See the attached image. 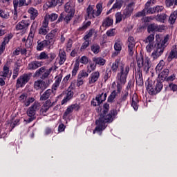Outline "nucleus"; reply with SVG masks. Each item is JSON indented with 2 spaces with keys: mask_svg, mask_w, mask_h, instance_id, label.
<instances>
[{
  "mask_svg": "<svg viewBox=\"0 0 177 177\" xmlns=\"http://www.w3.org/2000/svg\"><path fill=\"white\" fill-rule=\"evenodd\" d=\"M116 114V111L115 109H112L110 111L109 114L101 113L98 120L95 121V124L97 127L93 131V133L97 132H102V131L106 129L107 127L106 124H110V122H113L114 120V116Z\"/></svg>",
  "mask_w": 177,
  "mask_h": 177,
  "instance_id": "f257e3e1",
  "label": "nucleus"
},
{
  "mask_svg": "<svg viewBox=\"0 0 177 177\" xmlns=\"http://www.w3.org/2000/svg\"><path fill=\"white\" fill-rule=\"evenodd\" d=\"M50 82H52L50 79L46 80L39 79L34 82V89H35V91L44 92V91H45L49 86V85H50Z\"/></svg>",
  "mask_w": 177,
  "mask_h": 177,
  "instance_id": "f03ea898",
  "label": "nucleus"
},
{
  "mask_svg": "<svg viewBox=\"0 0 177 177\" xmlns=\"http://www.w3.org/2000/svg\"><path fill=\"white\" fill-rule=\"evenodd\" d=\"M120 68V73H118L117 80L118 81H120V84H125L127 82L128 74H129V66L121 65Z\"/></svg>",
  "mask_w": 177,
  "mask_h": 177,
  "instance_id": "7ed1b4c3",
  "label": "nucleus"
},
{
  "mask_svg": "<svg viewBox=\"0 0 177 177\" xmlns=\"http://www.w3.org/2000/svg\"><path fill=\"white\" fill-rule=\"evenodd\" d=\"M162 89V83L160 82H157L156 84V88L153 82H149L147 86V91L149 95H157L159 92H161Z\"/></svg>",
  "mask_w": 177,
  "mask_h": 177,
  "instance_id": "20e7f679",
  "label": "nucleus"
},
{
  "mask_svg": "<svg viewBox=\"0 0 177 177\" xmlns=\"http://www.w3.org/2000/svg\"><path fill=\"white\" fill-rule=\"evenodd\" d=\"M52 68H50L49 69H46V67L43 66L39 68L35 71L34 73V77H39L41 80H46L50 75V73H52Z\"/></svg>",
  "mask_w": 177,
  "mask_h": 177,
  "instance_id": "39448f33",
  "label": "nucleus"
},
{
  "mask_svg": "<svg viewBox=\"0 0 177 177\" xmlns=\"http://www.w3.org/2000/svg\"><path fill=\"white\" fill-rule=\"evenodd\" d=\"M37 30V24L35 22H33L31 28L29 35L26 41L25 46L26 48H31L32 46V42L34 41V35H35V30Z\"/></svg>",
  "mask_w": 177,
  "mask_h": 177,
  "instance_id": "423d86ee",
  "label": "nucleus"
},
{
  "mask_svg": "<svg viewBox=\"0 0 177 177\" xmlns=\"http://www.w3.org/2000/svg\"><path fill=\"white\" fill-rule=\"evenodd\" d=\"M31 78V73H24L21 75L17 80V88H23Z\"/></svg>",
  "mask_w": 177,
  "mask_h": 177,
  "instance_id": "0eeeda50",
  "label": "nucleus"
},
{
  "mask_svg": "<svg viewBox=\"0 0 177 177\" xmlns=\"http://www.w3.org/2000/svg\"><path fill=\"white\" fill-rule=\"evenodd\" d=\"M135 39L133 37H129L128 38V41H127V47H128V52L129 56H133V53H135Z\"/></svg>",
  "mask_w": 177,
  "mask_h": 177,
  "instance_id": "6e6552de",
  "label": "nucleus"
},
{
  "mask_svg": "<svg viewBox=\"0 0 177 177\" xmlns=\"http://www.w3.org/2000/svg\"><path fill=\"white\" fill-rule=\"evenodd\" d=\"M48 26H49V20L47 17H45L42 26L39 30V34H41V35H46L48 32H49V27Z\"/></svg>",
  "mask_w": 177,
  "mask_h": 177,
  "instance_id": "1a4fd4ad",
  "label": "nucleus"
},
{
  "mask_svg": "<svg viewBox=\"0 0 177 177\" xmlns=\"http://www.w3.org/2000/svg\"><path fill=\"white\" fill-rule=\"evenodd\" d=\"M164 47H162L161 44H156V48L154 50V51L151 54V57L153 59V60H156L164 53Z\"/></svg>",
  "mask_w": 177,
  "mask_h": 177,
  "instance_id": "9d476101",
  "label": "nucleus"
},
{
  "mask_svg": "<svg viewBox=\"0 0 177 177\" xmlns=\"http://www.w3.org/2000/svg\"><path fill=\"white\" fill-rule=\"evenodd\" d=\"M74 110H75L76 111H78L80 110V105H78V104H72L66 109L63 115L64 120H66L67 117H68V115H70L71 113L74 111Z\"/></svg>",
  "mask_w": 177,
  "mask_h": 177,
  "instance_id": "9b49d317",
  "label": "nucleus"
},
{
  "mask_svg": "<svg viewBox=\"0 0 177 177\" xmlns=\"http://www.w3.org/2000/svg\"><path fill=\"white\" fill-rule=\"evenodd\" d=\"M57 37V30L54 29L48 33L46 36V40H47L51 45H53L56 42V37Z\"/></svg>",
  "mask_w": 177,
  "mask_h": 177,
  "instance_id": "f8f14e48",
  "label": "nucleus"
},
{
  "mask_svg": "<svg viewBox=\"0 0 177 177\" xmlns=\"http://www.w3.org/2000/svg\"><path fill=\"white\" fill-rule=\"evenodd\" d=\"M29 26L30 21L22 20L16 25L15 29L17 30V31H21V30H27Z\"/></svg>",
  "mask_w": 177,
  "mask_h": 177,
  "instance_id": "ddd939ff",
  "label": "nucleus"
},
{
  "mask_svg": "<svg viewBox=\"0 0 177 177\" xmlns=\"http://www.w3.org/2000/svg\"><path fill=\"white\" fill-rule=\"evenodd\" d=\"M95 6H88L86 9V19H93L95 17H97L96 16V11L94 10Z\"/></svg>",
  "mask_w": 177,
  "mask_h": 177,
  "instance_id": "4468645a",
  "label": "nucleus"
},
{
  "mask_svg": "<svg viewBox=\"0 0 177 177\" xmlns=\"http://www.w3.org/2000/svg\"><path fill=\"white\" fill-rule=\"evenodd\" d=\"M44 66V62L39 61H32L30 62L28 65V70H37L39 67Z\"/></svg>",
  "mask_w": 177,
  "mask_h": 177,
  "instance_id": "2eb2a0df",
  "label": "nucleus"
},
{
  "mask_svg": "<svg viewBox=\"0 0 177 177\" xmlns=\"http://www.w3.org/2000/svg\"><path fill=\"white\" fill-rule=\"evenodd\" d=\"M52 92H53L51 89L46 90L44 93L40 91V102H45V100H48L49 97H50V95H52Z\"/></svg>",
  "mask_w": 177,
  "mask_h": 177,
  "instance_id": "dca6fc26",
  "label": "nucleus"
},
{
  "mask_svg": "<svg viewBox=\"0 0 177 177\" xmlns=\"http://www.w3.org/2000/svg\"><path fill=\"white\" fill-rule=\"evenodd\" d=\"M99 77H100V73H99V71H95L92 73L88 79L89 85H92V84H95V82H96V81L99 80Z\"/></svg>",
  "mask_w": 177,
  "mask_h": 177,
  "instance_id": "f3484780",
  "label": "nucleus"
},
{
  "mask_svg": "<svg viewBox=\"0 0 177 177\" xmlns=\"http://www.w3.org/2000/svg\"><path fill=\"white\" fill-rule=\"evenodd\" d=\"M56 104V102H52L50 100H47L43 104V109H41L42 113H46L50 107H53Z\"/></svg>",
  "mask_w": 177,
  "mask_h": 177,
  "instance_id": "a211bd4d",
  "label": "nucleus"
},
{
  "mask_svg": "<svg viewBox=\"0 0 177 177\" xmlns=\"http://www.w3.org/2000/svg\"><path fill=\"white\" fill-rule=\"evenodd\" d=\"M115 52L113 54V56H117L122 49V41L120 39L115 41L114 45Z\"/></svg>",
  "mask_w": 177,
  "mask_h": 177,
  "instance_id": "6ab92c4d",
  "label": "nucleus"
},
{
  "mask_svg": "<svg viewBox=\"0 0 177 177\" xmlns=\"http://www.w3.org/2000/svg\"><path fill=\"white\" fill-rule=\"evenodd\" d=\"M64 10L66 13H75V11L74 10V4L73 3V1H68L65 4Z\"/></svg>",
  "mask_w": 177,
  "mask_h": 177,
  "instance_id": "aec40b11",
  "label": "nucleus"
},
{
  "mask_svg": "<svg viewBox=\"0 0 177 177\" xmlns=\"http://www.w3.org/2000/svg\"><path fill=\"white\" fill-rule=\"evenodd\" d=\"M49 45H52V44H50V41H47L46 39L43 40L41 41L40 40H39L37 41V50H42V49H44V48H48V46H49Z\"/></svg>",
  "mask_w": 177,
  "mask_h": 177,
  "instance_id": "412c9836",
  "label": "nucleus"
},
{
  "mask_svg": "<svg viewBox=\"0 0 177 177\" xmlns=\"http://www.w3.org/2000/svg\"><path fill=\"white\" fill-rule=\"evenodd\" d=\"M173 59H177V47L176 45L173 46L167 57V62H172Z\"/></svg>",
  "mask_w": 177,
  "mask_h": 177,
  "instance_id": "4be33fe9",
  "label": "nucleus"
},
{
  "mask_svg": "<svg viewBox=\"0 0 177 177\" xmlns=\"http://www.w3.org/2000/svg\"><path fill=\"white\" fill-rule=\"evenodd\" d=\"M147 30L148 32H153V31H158V32H161L162 26L152 24L148 26Z\"/></svg>",
  "mask_w": 177,
  "mask_h": 177,
  "instance_id": "5701e85b",
  "label": "nucleus"
},
{
  "mask_svg": "<svg viewBox=\"0 0 177 177\" xmlns=\"http://www.w3.org/2000/svg\"><path fill=\"white\" fill-rule=\"evenodd\" d=\"M142 67H143L144 71L147 74V73H149V71L151 67V61H150L149 57H145Z\"/></svg>",
  "mask_w": 177,
  "mask_h": 177,
  "instance_id": "b1692460",
  "label": "nucleus"
},
{
  "mask_svg": "<svg viewBox=\"0 0 177 177\" xmlns=\"http://www.w3.org/2000/svg\"><path fill=\"white\" fill-rule=\"evenodd\" d=\"M59 64L62 66V64H64V62L67 59V55H66V52L64 50L60 49L59 53Z\"/></svg>",
  "mask_w": 177,
  "mask_h": 177,
  "instance_id": "393cba45",
  "label": "nucleus"
},
{
  "mask_svg": "<svg viewBox=\"0 0 177 177\" xmlns=\"http://www.w3.org/2000/svg\"><path fill=\"white\" fill-rule=\"evenodd\" d=\"M132 12H133V3H130L126 9L123 12V15L125 17H129L131 15H132Z\"/></svg>",
  "mask_w": 177,
  "mask_h": 177,
  "instance_id": "a878e982",
  "label": "nucleus"
},
{
  "mask_svg": "<svg viewBox=\"0 0 177 177\" xmlns=\"http://www.w3.org/2000/svg\"><path fill=\"white\" fill-rule=\"evenodd\" d=\"M93 62L95 63V66H104V64H106V59L101 57H93Z\"/></svg>",
  "mask_w": 177,
  "mask_h": 177,
  "instance_id": "bb28decb",
  "label": "nucleus"
},
{
  "mask_svg": "<svg viewBox=\"0 0 177 177\" xmlns=\"http://www.w3.org/2000/svg\"><path fill=\"white\" fill-rule=\"evenodd\" d=\"M113 19L110 17H106L105 19L103 20L101 27H103L104 28H107V27L113 26Z\"/></svg>",
  "mask_w": 177,
  "mask_h": 177,
  "instance_id": "cd10ccee",
  "label": "nucleus"
},
{
  "mask_svg": "<svg viewBox=\"0 0 177 177\" xmlns=\"http://www.w3.org/2000/svg\"><path fill=\"white\" fill-rule=\"evenodd\" d=\"M136 81L138 85H143V76L142 71H138L136 73Z\"/></svg>",
  "mask_w": 177,
  "mask_h": 177,
  "instance_id": "c85d7f7f",
  "label": "nucleus"
},
{
  "mask_svg": "<svg viewBox=\"0 0 177 177\" xmlns=\"http://www.w3.org/2000/svg\"><path fill=\"white\" fill-rule=\"evenodd\" d=\"M28 12L30 15V19L35 20V18L37 17V16H38V10L31 7L29 8Z\"/></svg>",
  "mask_w": 177,
  "mask_h": 177,
  "instance_id": "c756f323",
  "label": "nucleus"
},
{
  "mask_svg": "<svg viewBox=\"0 0 177 177\" xmlns=\"http://www.w3.org/2000/svg\"><path fill=\"white\" fill-rule=\"evenodd\" d=\"M106 97H107V93H101L100 95L96 97L95 100L97 102V106L103 103L104 100H106Z\"/></svg>",
  "mask_w": 177,
  "mask_h": 177,
  "instance_id": "7c9ffc66",
  "label": "nucleus"
},
{
  "mask_svg": "<svg viewBox=\"0 0 177 177\" xmlns=\"http://www.w3.org/2000/svg\"><path fill=\"white\" fill-rule=\"evenodd\" d=\"M9 67L8 65H5L3 68V71L0 72V77H3L4 78H7L9 77Z\"/></svg>",
  "mask_w": 177,
  "mask_h": 177,
  "instance_id": "2f4dec72",
  "label": "nucleus"
},
{
  "mask_svg": "<svg viewBox=\"0 0 177 177\" xmlns=\"http://www.w3.org/2000/svg\"><path fill=\"white\" fill-rule=\"evenodd\" d=\"M176 18H177V10L174 11L169 18V22L170 24H175V21H176Z\"/></svg>",
  "mask_w": 177,
  "mask_h": 177,
  "instance_id": "473e14b6",
  "label": "nucleus"
},
{
  "mask_svg": "<svg viewBox=\"0 0 177 177\" xmlns=\"http://www.w3.org/2000/svg\"><path fill=\"white\" fill-rule=\"evenodd\" d=\"M15 68L13 70V75L12 78L13 80H16L17 78V76L19 75V71H20V65L19 64L16 63L15 64Z\"/></svg>",
  "mask_w": 177,
  "mask_h": 177,
  "instance_id": "72a5a7b5",
  "label": "nucleus"
},
{
  "mask_svg": "<svg viewBox=\"0 0 177 177\" xmlns=\"http://www.w3.org/2000/svg\"><path fill=\"white\" fill-rule=\"evenodd\" d=\"M91 50L95 55H97L100 52V46L97 44H93L91 46Z\"/></svg>",
  "mask_w": 177,
  "mask_h": 177,
  "instance_id": "f704fd0d",
  "label": "nucleus"
},
{
  "mask_svg": "<svg viewBox=\"0 0 177 177\" xmlns=\"http://www.w3.org/2000/svg\"><path fill=\"white\" fill-rule=\"evenodd\" d=\"M118 67H120V59H118L112 64L111 70L113 73H117Z\"/></svg>",
  "mask_w": 177,
  "mask_h": 177,
  "instance_id": "c9c22d12",
  "label": "nucleus"
},
{
  "mask_svg": "<svg viewBox=\"0 0 177 177\" xmlns=\"http://www.w3.org/2000/svg\"><path fill=\"white\" fill-rule=\"evenodd\" d=\"M169 74V69H165L159 74V77L162 78V81H164L167 80V78H168Z\"/></svg>",
  "mask_w": 177,
  "mask_h": 177,
  "instance_id": "e433bc0d",
  "label": "nucleus"
},
{
  "mask_svg": "<svg viewBox=\"0 0 177 177\" xmlns=\"http://www.w3.org/2000/svg\"><path fill=\"white\" fill-rule=\"evenodd\" d=\"M169 39V35H167L165 37L164 39L162 41L157 43V45H161V47L165 49V48L167 47V45H168L167 42H168Z\"/></svg>",
  "mask_w": 177,
  "mask_h": 177,
  "instance_id": "4c0bfd02",
  "label": "nucleus"
},
{
  "mask_svg": "<svg viewBox=\"0 0 177 177\" xmlns=\"http://www.w3.org/2000/svg\"><path fill=\"white\" fill-rule=\"evenodd\" d=\"M123 3H124V1L121 0H116L115 3L113 4L111 10H113V9H121V8H122Z\"/></svg>",
  "mask_w": 177,
  "mask_h": 177,
  "instance_id": "58836bf2",
  "label": "nucleus"
},
{
  "mask_svg": "<svg viewBox=\"0 0 177 177\" xmlns=\"http://www.w3.org/2000/svg\"><path fill=\"white\" fill-rule=\"evenodd\" d=\"M118 95V93H117V91H113L111 93V95L109 96V97H108V102H109V103H113V102H114V99H115V97H117Z\"/></svg>",
  "mask_w": 177,
  "mask_h": 177,
  "instance_id": "ea45409f",
  "label": "nucleus"
},
{
  "mask_svg": "<svg viewBox=\"0 0 177 177\" xmlns=\"http://www.w3.org/2000/svg\"><path fill=\"white\" fill-rule=\"evenodd\" d=\"M62 75L55 77V82L54 84L53 85L55 91H56V88H57V86H59V85H60V82H62Z\"/></svg>",
  "mask_w": 177,
  "mask_h": 177,
  "instance_id": "a19ab883",
  "label": "nucleus"
},
{
  "mask_svg": "<svg viewBox=\"0 0 177 177\" xmlns=\"http://www.w3.org/2000/svg\"><path fill=\"white\" fill-rule=\"evenodd\" d=\"M74 93L73 91H68L67 93L66 97L62 101V104H64V103H67L70 99L73 96Z\"/></svg>",
  "mask_w": 177,
  "mask_h": 177,
  "instance_id": "79ce46f5",
  "label": "nucleus"
},
{
  "mask_svg": "<svg viewBox=\"0 0 177 177\" xmlns=\"http://www.w3.org/2000/svg\"><path fill=\"white\" fill-rule=\"evenodd\" d=\"M8 42H9V38H6L2 42L1 45L0 46V55H2V53H3V50H5V48Z\"/></svg>",
  "mask_w": 177,
  "mask_h": 177,
  "instance_id": "37998d69",
  "label": "nucleus"
},
{
  "mask_svg": "<svg viewBox=\"0 0 177 177\" xmlns=\"http://www.w3.org/2000/svg\"><path fill=\"white\" fill-rule=\"evenodd\" d=\"M94 70H96V64L93 62H89V64L87 66V73L90 74Z\"/></svg>",
  "mask_w": 177,
  "mask_h": 177,
  "instance_id": "c03bdc74",
  "label": "nucleus"
},
{
  "mask_svg": "<svg viewBox=\"0 0 177 177\" xmlns=\"http://www.w3.org/2000/svg\"><path fill=\"white\" fill-rule=\"evenodd\" d=\"M88 75L89 74L88 73V71L86 72V71L82 70L78 74L77 78L84 80V78H86V77H88Z\"/></svg>",
  "mask_w": 177,
  "mask_h": 177,
  "instance_id": "a18cd8bd",
  "label": "nucleus"
},
{
  "mask_svg": "<svg viewBox=\"0 0 177 177\" xmlns=\"http://www.w3.org/2000/svg\"><path fill=\"white\" fill-rule=\"evenodd\" d=\"M30 108L32 109L37 113V111H39V109H41V103L35 102L32 104Z\"/></svg>",
  "mask_w": 177,
  "mask_h": 177,
  "instance_id": "49530a36",
  "label": "nucleus"
},
{
  "mask_svg": "<svg viewBox=\"0 0 177 177\" xmlns=\"http://www.w3.org/2000/svg\"><path fill=\"white\" fill-rule=\"evenodd\" d=\"M155 48H157V45L154 44V43H149L146 46V50L149 53H150Z\"/></svg>",
  "mask_w": 177,
  "mask_h": 177,
  "instance_id": "de8ad7c7",
  "label": "nucleus"
},
{
  "mask_svg": "<svg viewBox=\"0 0 177 177\" xmlns=\"http://www.w3.org/2000/svg\"><path fill=\"white\" fill-rule=\"evenodd\" d=\"M80 69V62H75L74 64L73 69L72 71V75L74 77L75 75H77V72Z\"/></svg>",
  "mask_w": 177,
  "mask_h": 177,
  "instance_id": "09e8293b",
  "label": "nucleus"
},
{
  "mask_svg": "<svg viewBox=\"0 0 177 177\" xmlns=\"http://www.w3.org/2000/svg\"><path fill=\"white\" fill-rule=\"evenodd\" d=\"M103 8V5L102 3H97L96 6L97 10L95 11V16H100L102 14V10Z\"/></svg>",
  "mask_w": 177,
  "mask_h": 177,
  "instance_id": "8fccbe9b",
  "label": "nucleus"
},
{
  "mask_svg": "<svg viewBox=\"0 0 177 177\" xmlns=\"http://www.w3.org/2000/svg\"><path fill=\"white\" fill-rule=\"evenodd\" d=\"M46 59H49V55H48V54H46L45 52H41L37 57L38 60H45Z\"/></svg>",
  "mask_w": 177,
  "mask_h": 177,
  "instance_id": "3c124183",
  "label": "nucleus"
},
{
  "mask_svg": "<svg viewBox=\"0 0 177 177\" xmlns=\"http://www.w3.org/2000/svg\"><path fill=\"white\" fill-rule=\"evenodd\" d=\"M95 33L96 34V31H95V29L89 30L88 33L84 37V39H89V38H91Z\"/></svg>",
  "mask_w": 177,
  "mask_h": 177,
  "instance_id": "603ef678",
  "label": "nucleus"
},
{
  "mask_svg": "<svg viewBox=\"0 0 177 177\" xmlns=\"http://www.w3.org/2000/svg\"><path fill=\"white\" fill-rule=\"evenodd\" d=\"M10 15L8 11L5 10H0V17H2V19H9V17Z\"/></svg>",
  "mask_w": 177,
  "mask_h": 177,
  "instance_id": "864d4df0",
  "label": "nucleus"
},
{
  "mask_svg": "<svg viewBox=\"0 0 177 177\" xmlns=\"http://www.w3.org/2000/svg\"><path fill=\"white\" fill-rule=\"evenodd\" d=\"M46 17H47V20L48 18L50 19V20H51V21H55V20L57 19V18L59 17V15H57V14L56 13H52L49 15H46Z\"/></svg>",
  "mask_w": 177,
  "mask_h": 177,
  "instance_id": "5fc2aeb1",
  "label": "nucleus"
},
{
  "mask_svg": "<svg viewBox=\"0 0 177 177\" xmlns=\"http://www.w3.org/2000/svg\"><path fill=\"white\" fill-rule=\"evenodd\" d=\"M36 111L33 110L30 106L28 109L26 113L28 117H35Z\"/></svg>",
  "mask_w": 177,
  "mask_h": 177,
  "instance_id": "6e6d98bb",
  "label": "nucleus"
},
{
  "mask_svg": "<svg viewBox=\"0 0 177 177\" xmlns=\"http://www.w3.org/2000/svg\"><path fill=\"white\" fill-rule=\"evenodd\" d=\"M74 17V14L68 13L66 15H65V17L64 18V20L66 24H68L70 20L73 19Z\"/></svg>",
  "mask_w": 177,
  "mask_h": 177,
  "instance_id": "4d7b16f0",
  "label": "nucleus"
},
{
  "mask_svg": "<svg viewBox=\"0 0 177 177\" xmlns=\"http://www.w3.org/2000/svg\"><path fill=\"white\" fill-rule=\"evenodd\" d=\"M154 41V35L151 34L149 35L145 40V42L146 44H153V41Z\"/></svg>",
  "mask_w": 177,
  "mask_h": 177,
  "instance_id": "13d9d810",
  "label": "nucleus"
},
{
  "mask_svg": "<svg viewBox=\"0 0 177 177\" xmlns=\"http://www.w3.org/2000/svg\"><path fill=\"white\" fill-rule=\"evenodd\" d=\"M144 64H145V60H143V57H140L137 58V64L139 68H142V67H143Z\"/></svg>",
  "mask_w": 177,
  "mask_h": 177,
  "instance_id": "bf43d9fd",
  "label": "nucleus"
},
{
  "mask_svg": "<svg viewBox=\"0 0 177 177\" xmlns=\"http://www.w3.org/2000/svg\"><path fill=\"white\" fill-rule=\"evenodd\" d=\"M84 42L82 44L81 48H80V50H85V49H86V48H88V46H89L90 44V41L89 39H84Z\"/></svg>",
  "mask_w": 177,
  "mask_h": 177,
  "instance_id": "052dcab7",
  "label": "nucleus"
},
{
  "mask_svg": "<svg viewBox=\"0 0 177 177\" xmlns=\"http://www.w3.org/2000/svg\"><path fill=\"white\" fill-rule=\"evenodd\" d=\"M91 26V21H87L86 23H84L83 26L80 28H79V31H84L88 28V27Z\"/></svg>",
  "mask_w": 177,
  "mask_h": 177,
  "instance_id": "680f3d73",
  "label": "nucleus"
},
{
  "mask_svg": "<svg viewBox=\"0 0 177 177\" xmlns=\"http://www.w3.org/2000/svg\"><path fill=\"white\" fill-rule=\"evenodd\" d=\"M56 5H57V0H52L51 1L46 3L48 8H55Z\"/></svg>",
  "mask_w": 177,
  "mask_h": 177,
  "instance_id": "e2e57ef3",
  "label": "nucleus"
},
{
  "mask_svg": "<svg viewBox=\"0 0 177 177\" xmlns=\"http://www.w3.org/2000/svg\"><path fill=\"white\" fill-rule=\"evenodd\" d=\"M135 100H136V95H133V98H132V103H131V106L134 109V110H138V103L136 102V101H135Z\"/></svg>",
  "mask_w": 177,
  "mask_h": 177,
  "instance_id": "0e129e2a",
  "label": "nucleus"
},
{
  "mask_svg": "<svg viewBox=\"0 0 177 177\" xmlns=\"http://www.w3.org/2000/svg\"><path fill=\"white\" fill-rule=\"evenodd\" d=\"M115 23H120L122 21V14L121 12H117L115 14Z\"/></svg>",
  "mask_w": 177,
  "mask_h": 177,
  "instance_id": "69168bd1",
  "label": "nucleus"
},
{
  "mask_svg": "<svg viewBox=\"0 0 177 177\" xmlns=\"http://www.w3.org/2000/svg\"><path fill=\"white\" fill-rule=\"evenodd\" d=\"M34 100H35L33 97H29L26 101L24 102V103L26 107H28L30 103H34Z\"/></svg>",
  "mask_w": 177,
  "mask_h": 177,
  "instance_id": "338daca9",
  "label": "nucleus"
},
{
  "mask_svg": "<svg viewBox=\"0 0 177 177\" xmlns=\"http://www.w3.org/2000/svg\"><path fill=\"white\" fill-rule=\"evenodd\" d=\"M107 37H114L115 35V29H110L106 32Z\"/></svg>",
  "mask_w": 177,
  "mask_h": 177,
  "instance_id": "774afa93",
  "label": "nucleus"
}]
</instances>
